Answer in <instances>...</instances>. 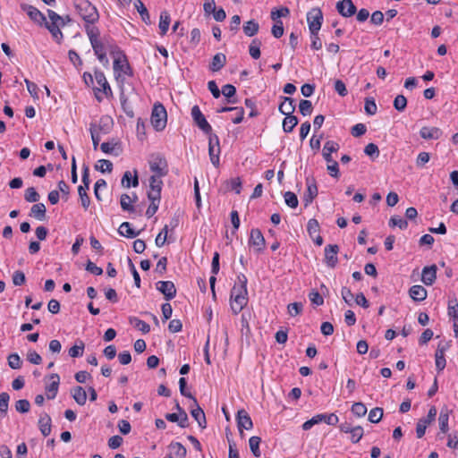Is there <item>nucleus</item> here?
I'll return each mask as SVG.
<instances>
[{
	"instance_id": "f257e3e1",
	"label": "nucleus",
	"mask_w": 458,
	"mask_h": 458,
	"mask_svg": "<svg viewBox=\"0 0 458 458\" xmlns=\"http://www.w3.org/2000/svg\"><path fill=\"white\" fill-rule=\"evenodd\" d=\"M114 73L119 83H123L126 77L132 76L131 68L122 52H117L114 57Z\"/></svg>"
},
{
	"instance_id": "f03ea898",
	"label": "nucleus",
	"mask_w": 458,
	"mask_h": 458,
	"mask_svg": "<svg viewBox=\"0 0 458 458\" xmlns=\"http://www.w3.org/2000/svg\"><path fill=\"white\" fill-rule=\"evenodd\" d=\"M75 9L85 23H95L98 21V12L89 0H76Z\"/></svg>"
},
{
	"instance_id": "7ed1b4c3",
	"label": "nucleus",
	"mask_w": 458,
	"mask_h": 458,
	"mask_svg": "<svg viewBox=\"0 0 458 458\" xmlns=\"http://www.w3.org/2000/svg\"><path fill=\"white\" fill-rule=\"evenodd\" d=\"M247 289L233 288L231 291V301L230 306L231 310L234 314H238L241 312L243 308L247 305Z\"/></svg>"
},
{
	"instance_id": "20e7f679",
	"label": "nucleus",
	"mask_w": 458,
	"mask_h": 458,
	"mask_svg": "<svg viewBox=\"0 0 458 458\" xmlns=\"http://www.w3.org/2000/svg\"><path fill=\"white\" fill-rule=\"evenodd\" d=\"M151 124L156 131H163L166 125L167 113L162 104H155L151 113Z\"/></svg>"
},
{
	"instance_id": "39448f33",
	"label": "nucleus",
	"mask_w": 458,
	"mask_h": 458,
	"mask_svg": "<svg viewBox=\"0 0 458 458\" xmlns=\"http://www.w3.org/2000/svg\"><path fill=\"white\" fill-rule=\"evenodd\" d=\"M339 421L338 417L335 413L330 414H317L313 416L310 420L305 421L301 428L303 430L310 429L314 425H317L321 422H325L327 425H336Z\"/></svg>"
},
{
	"instance_id": "423d86ee",
	"label": "nucleus",
	"mask_w": 458,
	"mask_h": 458,
	"mask_svg": "<svg viewBox=\"0 0 458 458\" xmlns=\"http://www.w3.org/2000/svg\"><path fill=\"white\" fill-rule=\"evenodd\" d=\"M307 21L310 32H318L323 21V13L321 10L319 8L311 9L307 13Z\"/></svg>"
},
{
	"instance_id": "0eeeda50",
	"label": "nucleus",
	"mask_w": 458,
	"mask_h": 458,
	"mask_svg": "<svg viewBox=\"0 0 458 458\" xmlns=\"http://www.w3.org/2000/svg\"><path fill=\"white\" fill-rule=\"evenodd\" d=\"M191 114L194 123L201 131L208 135L212 134V127L202 114L199 106H193Z\"/></svg>"
},
{
	"instance_id": "6e6552de",
	"label": "nucleus",
	"mask_w": 458,
	"mask_h": 458,
	"mask_svg": "<svg viewBox=\"0 0 458 458\" xmlns=\"http://www.w3.org/2000/svg\"><path fill=\"white\" fill-rule=\"evenodd\" d=\"M208 155L214 166L219 165L220 145L216 134H210L208 138Z\"/></svg>"
},
{
	"instance_id": "1a4fd4ad",
	"label": "nucleus",
	"mask_w": 458,
	"mask_h": 458,
	"mask_svg": "<svg viewBox=\"0 0 458 458\" xmlns=\"http://www.w3.org/2000/svg\"><path fill=\"white\" fill-rule=\"evenodd\" d=\"M149 167L157 176H165L168 172L166 160L158 155L149 161Z\"/></svg>"
},
{
	"instance_id": "9d476101",
	"label": "nucleus",
	"mask_w": 458,
	"mask_h": 458,
	"mask_svg": "<svg viewBox=\"0 0 458 458\" xmlns=\"http://www.w3.org/2000/svg\"><path fill=\"white\" fill-rule=\"evenodd\" d=\"M21 8L28 14L30 20L38 25L42 26L47 21L45 15L36 7L27 4H21Z\"/></svg>"
},
{
	"instance_id": "9b49d317",
	"label": "nucleus",
	"mask_w": 458,
	"mask_h": 458,
	"mask_svg": "<svg viewBox=\"0 0 458 458\" xmlns=\"http://www.w3.org/2000/svg\"><path fill=\"white\" fill-rule=\"evenodd\" d=\"M156 287L157 291L164 294L166 301L174 299L176 295V288L172 281H158Z\"/></svg>"
},
{
	"instance_id": "f8f14e48",
	"label": "nucleus",
	"mask_w": 458,
	"mask_h": 458,
	"mask_svg": "<svg viewBox=\"0 0 458 458\" xmlns=\"http://www.w3.org/2000/svg\"><path fill=\"white\" fill-rule=\"evenodd\" d=\"M339 248L336 244H329L325 248V263L329 267H335L338 262L337 253Z\"/></svg>"
},
{
	"instance_id": "ddd939ff",
	"label": "nucleus",
	"mask_w": 458,
	"mask_h": 458,
	"mask_svg": "<svg viewBox=\"0 0 458 458\" xmlns=\"http://www.w3.org/2000/svg\"><path fill=\"white\" fill-rule=\"evenodd\" d=\"M236 420H237L238 429L241 434L242 433L243 429L250 430L253 427V423H252V420H251L250 415L243 409L238 411Z\"/></svg>"
},
{
	"instance_id": "4468645a",
	"label": "nucleus",
	"mask_w": 458,
	"mask_h": 458,
	"mask_svg": "<svg viewBox=\"0 0 458 458\" xmlns=\"http://www.w3.org/2000/svg\"><path fill=\"white\" fill-rule=\"evenodd\" d=\"M249 244L255 248L256 251H261L265 247V238L259 229L250 231Z\"/></svg>"
},
{
	"instance_id": "2eb2a0df",
	"label": "nucleus",
	"mask_w": 458,
	"mask_h": 458,
	"mask_svg": "<svg viewBox=\"0 0 458 458\" xmlns=\"http://www.w3.org/2000/svg\"><path fill=\"white\" fill-rule=\"evenodd\" d=\"M336 9L344 17H351L356 13V6L352 0H342L337 2Z\"/></svg>"
},
{
	"instance_id": "dca6fc26",
	"label": "nucleus",
	"mask_w": 458,
	"mask_h": 458,
	"mask_svg": "<svg viewBox=\"0 0 458 458\" xmlns=\"http://www.w3.org/2000/svg\"><path fill=\"white\" fill-rule=\"evenodd\" d=\"M318 187L314 179H307V191L303 196L305 206L310 205L318 195Z\"/></svg>"
},
{
	"instance_id": "f3484780",
	"label": "nucleus",
	"mask_w": 458,
	"mask_h": 458,
	"mask_svg": "<svg viewBox=\"0 0 458 458\" xmlns=\"http://www.w3.org/2000/svg\"><path fill=\"white\" fill-rule=\"evenodd\" d=\"M437 267L436 265L425 267L421 273V281L426 285H432L437 278Z\"/></svg>"
},
{
	"instance_id": "a211bd4d",
	"label": "nucleus",
	"mask_w": 458,
	"mask_h": 458,
	"mask_svg": "<svg viewBox=\"0 0 458 458\" xmlns=\"http://www.w3.org/2000/svg\"><path fill=\"white\" fill-rule=\"evenodd\" d=\"M51 383L46 386L47 397L54 399L58 392L60 377L57 374L54 373L49 377Z\"/></svg>"
},
{
	"instance_id": "6ab92c4d",
	"label": "nucleus",
	"mask_w": 458,
	"mask_h": 458,
	"mask_svg": "<svg viewBox=\"0 0 458 458\" xmlns=\"http://www.w3.org/2000/svg\"><path fill=\"white\" fill-rule=\"evenodd\" d=\"M339 148H340L339 144L334 140H327L325 143V145L323 147V150H322V156H323L324 159L327 161V163H330V162L334 161V159L332 157V153L337 152Z\"/></svg>"
},
{
	"instance_id": "aec40b11",
	"label": "nucleus",
	"mask_w": 458,
	"mask_h": 458,
	"mask_svg": "<svg viewBox=\"0 0 458 458\" xmlns=\"http://www.w3.org/2000/svg\"><path fill=\"white\" fill-rule=\"evenodd\" d=\"M420 135L424 140H437L442 135V131L437 127L424 126L420 131Z\"/></svg>"
},
{
	"instance_id": "412c9836",
	"label": "nucleus",
	"mask_w": 458,
	"mask_h": 458,
	"mask_svg": "<svg viewBox=\"0 0 458 458\" xmlns=\"http://www.w3.org/2000/svg\"><path fill=\"white\" fill-rule=\"evenodd\" d=\"M168 448L169 456L167 458H184L186 456V448L179 442L171 443Z\"/></svg>"
},
{
	"instance_id": "4be33fe9",
	"label": "nucleus",
	"mask_w": 458,
	"mask_h": 458,
	"mask_svg": "<svg viewBox=\"0 0 458 458\" xmlns=\"http://www.w3.org/2000/svg\"><path fill=\"white\" fill-rule=\"evenodd\" d=\"M95 80H96L98 85L99 86V88H98L97 89L102 90L106 96H108L109 94L112 93L111 88L109 86V83L106 81V78L104 72H102L100 71H96L95 72Z\"/></svg>"
},
{
	"instance_id": "5701e85b",
	"label": "nucleus",
	"mask_w": 458,
	"mask_h": 458,
	"mask_svg": "<svg viewBox=\"0 0 458 458\" xmlns=\"http://www.w3.org/2000/svg\"><path fill=\"white\" fill-rule=\"evenodd\" d=\"M409 294L415 301H422L427 298V290L423 286L416 284L410 288Z\"/></svg>"
},
{
	"instance_id": "b1692460",
	"label": "nucleus",
	"mask_w": 458,
	"mask_h": 458,
	"mask_svg": "<svg viewBox=\"0 0 458 458\" xmlns=\"http://www.w3.org/2000/svg\"><path fill=\"white\" fill-rule=\"evenodd\" d=\"M137 199L138 198L136 194L133 195V198L125 193L122 194L120 198L122 209L127 212H134L135 208L132 204L137 200Z\"/></svg>"
},
{
	"instance_id": "393cba45",
	"label": "nucleus",
	"mask_w": 458,
	"mask_h": 458,
	"mask_svg": "<svg viewBox=\"0 0 458 458\" xmlns=\"http://www.w3.org/2000/svg\"><path fill=\"white\" fill-rule=\"evenodd\" d=\"M46 206L43 203H36L31 207L30 216L38 221H44L46 219Z\"/></svg>"
},
{
	"instance_id": "a878e982",
	"label": "nucleus",
	"mask_w": 458,
	"mask_h": 458,
	"mask_svg": "<svg viewBox=\"0 0 458 458\" xmlns=\"http://www.w3.org/2000/svg\"><path fill=\"white\" fill-rule=\"evenodd\" d=\"M226 63V56L223 53H217L213 56L210 63L209 69L212 72H218L221 70Z\"/></svg>"
},
{
	"instance_id": "bb28decb",
	"label": "nucleus",
	"mask_w": 458,
	"mask_h": 458,
	"mask_svg": "<svg viewBox=\"0 0 458 458\" xmlns=\"http://www.w3.org/2000/svg\"><path fill=\"white\" fill-rule=\"evenodd\" d=\"M122 185L125 188L137 187L139 185V179L137 171H134V175L130 171H126L122 178Z\"/></svg>"
},
{
	"instance_id": "cd10ccee",
	"label": "nucleus",
	"mask_w": 458,
	"mask_h": 458,
	"mask_svg": "<svg viewBox=\"0 0 458 458\" xmlns=\"http://www.w3.org/2000/svg\"><path fill=\"white\" fill-rule=\"evenodd\" d=\"M39 430L44 437H47L51 433V418L47 414H43L38 420Z\"/></svg>"
},
{
	"instance_id": "c85d7f7f",
	"label": "nucleus",
	"mask_w": 458,
	"mask_h": 458,
	"mask_svg": "<svg viewBox=\"0 0 458 458\" xmlns=\"http://www.w3.org/2000/svg\"><path fill=\"white\" fill-rule=\"evenodd\" d=\"M295 110L294 101L291 98H284L279 106V111L284 115H292Z\"/></svg>"
},
{
	"instance_id": "c756f323",
	"label": "nucleus",
	"mask_w": 458,
	"mask_h": 458,
	"mask_svg": "<svg viewBox=\"0 0 458 458\" xmlns=\"http://www.w3.org/2000/svg\"><path fill=\"white\" fill-rule=\"evenodd\" d=\"M170 21H171V18H170V14L168 13V12L167 11L161 12L158 27L160 30V34L162 36L166 34V32L169 29Z\"/></svg>"
},
{
	"instance_id": "7c9ffc66",
	"label": "nucleus",
	"mask_w": 458,
	"mask_h": 458,
	"mask_svg": "<svg viewBox=\"0 0 458 458\" xmlns=\"http://www.w3.org/2000/svg\"><path fill=\"white\" fill-rule=\"evenodd\" d=\"M196 405L191 411V416L197 420L199 426L202 428H206V417L203 410L198 405V403H194Z\"/></svg>"
},
{
	"instance_id": "2f4dec72",
	"label": "nucleus",
	"mask_w": 458,
	"mask_h": 458,
	"mask_svg": "<svg viewBox=\"0 0 458 458\" xmlns=\"http://www.w3.org/2000/svg\"><path fill=\"white\" fill-rule=\"evenodd\" d=\"M242 30L247 37H253L258 33L259 25L256 21L250 20L243 24Z\"/></svg>"
},
{
	"instance_id": "473e14b6",
	"label": "nucleus",
	"mask_w": 458,
	"mask_h": 458,
	"mask_svg": "<svg viewBox=\"0 0 458 458\" xmlns=\"http://www.w3.org/2000/svg\"><path fill=\"white\" fill-rule=\"evenodd\" d=\"M72 395L79 405H84L87 401L86 391L81 386H76L72 390Z\"/></svg>"
},
{
	"instance_id": "72a5a7b5",
	"label": "nucleus",
	"mask_w": 458,
	"mask_h": 458,
	"mask_svg": "<svg viewBox=\"0 0 458 458\" xmlns=\"http://www.w3.org/2000/svg\"><path fill=\"white\" fill-rule=\"evenodd\" d=\"M51 33L53 38L57 42L60 43L63 39V33L60 30V27H63L62 25H56V24H49L48 21H46L43 24Z\"/></svg>"
},
{
	"instance_id": "f704fd0d",
	"label": "nucleus",
	"mask_w": 458,
	"mask_h": 458,
	"mask_svg": "<svg viewBox=\"0 0 458 458\" xmlns=\"http://www.w3.org/2000/svg\"><path fill=\"white\" fill-rule=\"evenodd\" d=\"M112 123V119L108 116H105L100 119L98 124L96 123V128L100 135L106 134L110 131Z\"/></svg>"
},
{
	"instance_id": "c9c22d12",
	"label": "nucleus",
	"mask_w": 458,
	"mask_h": 458,
	"mask_svg": "<svg viewBox=\"0 0 458 458\" xmlns=\"http://www.w3.org/2000/svg\"><path fill=\"white\" fill-rule=\"evenodd\" d=\"M118 233L127 238H134L139 235V232H135L129 222H123L118 229Z\"/></svg>"
},
{
	"instance_id": "e433bc0d",
	"label": "nucleus",
	"mask_w": 458,
	"mask_h": 458,
	"mask_svg": "<svg viewBox=\"0 0 458 458\" xmlns=\"http://www.w3.org/2000/svg\"><path fill=\"white\" fill-rule=\"evenodd\" d=\"M94 23H85V30L90 41V44L99 40V30L93 26Z\"/></svg>"
},
{
	"instance_id": "4c0bfd02",
	"label": "nucleus",
	"mask_w": 458,
	"mask_h": 458,
	"mask_svg": "<svg viewBox=\"0 0 458 458\" xmlns=\"http://www.w3.org/2000/svg\"><path fill=\"white\" fill-rule=\"evenodd\" d=\"M47 14H48V18L50 21H48L49 24H56V25L64 26L65 20L70 21L68 16H66L65 18L62 17L58 13H56L55 12H54L52 10H47Z\"/></svg>"
},
{
	"instance_id": "58836bf2",
	"label": "nucleus",
	"mask_w": 458,
	"mask_h": 458,
	"mask_svg": "<svg viewBox=\"0 0 458 458\" xmlns=\"http://www.w3.org/2000/svg\"><path fill=\"white\" fill-rule=\"evenodd\" d=\"M448 420H449V411L447 409L442 410L439 414L438 421H439L440 430L443 433H445L448 431Z\"/></svg>"
},
{
	"instance_id": "ea45409f",
	"label": "nucleus",
	"mask_w": 458,
	"mask_h": 458,
	"mask_svg": "<svg viewBox=\"0 0 458 458\" xmlns=\"http://www.w3.org/2000/svg\"><path fill=\"white\" fill-rule=\"evenodd\" d=\"M298 124V119L294 115H286L283 121V129L285 132H291Z\"/></svg>"
},
{
	"instance_id": "a19ab883",
	"label": "nucleus",
	"mask_w": 458,
	"mask_h": 458,
	"mask_svg": "<svg viewBox=\"0 0 458 458\" xmlns=\"http://www.w3.org/2000/svg\"><path fill=\"white\" fill-rule=\"evenodd\" d=\"M10 395L3 392L0 394V418H3L6 415L9 406Z\"/></svg>"
},
{
	"instance_id": "79ce46f5",
	"label": "nucleus",
	"mask_w": 458,
	"mask_h": 458,
	"mask_svg": "<svg viewBox=\"0 0 458 458\" xmlns=\"http://www.w3.org/2000/svg\"><path fill=\"white\" fill-rule=\"evenodd\" d=\"M260 442H261V438L259 437H256V436L251 437L249 439V445H250V451L252 452L253 455L256 457H259L261 454L260 450H259Z\"/></svg>"
},
{
	"instance_id": "37998d69",
	"label": "nucleus",
	"mask_w": 458,
	"mask_h": 458,
	"mask_svg": "<svg viewBox=\"0 0 458 458\" xmlns=\"http://www.w3.org/2000/svg\"><path fill=\"white\" fill-rule=\"evenodd\" d=\"M131 324L134 326L136 329L142 332L143 334H147L150 331V327L145 321L139 319L137 318H131Z\"/></svg>"
},
{
	"instance_id": "c03bdc74",
	"label": "nucleus",
	"mask_w": 458,
	"mask_h": 458,
	"mask_svg": "<svg viewBox=\"0 0 458 458\" xmlns=\"http://www.w3.org/2000/svg\"><path fill=\"white\" fill-rule=\"evenodd\" d=\"M134 6L137 9V11L139 12V13L140 14L143 21H145L146 23H148L150 21L149 14H148V12L147 8L145 7L144 4L140 0H136L134 2Z\"/></svg>"
},
{
	"instance_id": "a18cd8bd",
	"label": "nucleus",
	"mask_w": 458,
	"mask_h": 458,
	"mask_svg": "<svg viewBox=\"0 0 458 458\" xmlns=\"http://www.w3.org/2000/svg\"><path fill=\"white\" fill-rule=\"evenodd\" d=\"M95 168L101 173H110L113 170V164L109 160L100 159L97 162Z\"/></svg>"
},
{
	"instance_id": "49530a36",
	"label": "nucleus",
	"mask_w": 458,
	"mask_h": 458,
	"mask_svg": "<svg viewBox=\"0 0 458 458\" xmlns=\"http://www.w3.org/2000/svg\"><path fill=\"white\" fill-rule=\"evenodd\" d=\"M260 41L253 39L249 47V52L252 58L259 59L260 57Z\"/></svg>"
},
{
	"instance_id": "de8ad7c7",
	"label": "nucleus",
	"mask_w": 458,
	"mask_h": 458,
	"mask_svg": "<svg viewBox=\"0 0 458 458\" xmlns=\"http://www.w3.org/2000/svg\"><path fill=\"white\" fill-rule=\"evenodd\" d=\"M447 313L453 320L458 319V301L456 299L448 301Z\"/></svg>"
},
{
	"instance_id": "09e8293b",
	"label": "nucleus",
	"mask_w": 458,
	"mask_h": 458,
	"mask_svg": "<svg viewBox=\"0 0 458 458\" xmlns=\"http://www.w3.org/2000/svg\"><path fill=\"white\" fill-rule=\"evenodd\" d=\"M307 231L310 237H314V235L319 233L320 226L317 219L312 218L309 220L307 224Z\"/></svg>"
},
{
	"instance_id": "8fccbe9b",
	"label": "nucleus",
	"mask_w": 458,
	"mask_h": 458,
	"mask_svg": "<svg viewBox=\"0 0 458 458\" xmlns=\"http://www.w3.org/2000/svg\"><path fill=\"white\" fill-rule=\"evenodd\" d=\"M221 93L226 98H228V100H227L228 103H235L234 100H231V98H233L236 93V89L233 85L226 84V85L223 86Z\"/></svg>"
},
{
	"instance_id": "3c124183",
	"label": "nucleus",
	"mask_w": 458,
	"mask_h": 458,
	"mask_svg": "<svg viewBox=\"0 0 458 458\" xmlns=\"http://www.w3.org/2000/svg\"><path fill=\"white\" fill-rule=\"evenodd\" d=\"M303 310V305L301 302H293L287 306L288 314L291 317L300 315Z\"/></svg>"
},
{
	"instance_id": "603ef678",
	"label": "nucleus",
	"mask_w": 458,
	"mask_h": 458,
	"mask_svg": "<svg viewBox=\"0 0 458 458\" xmlns=\"http://www.w3.org/2000/svg\"><path fill=\"white\" fill-rule=\"evenodd\" d=\"M383 417V409L379 407L373 408L369 413V420L372 423H377Z\"/></svg>"
},
{
	"instance_id": "864d4df0",
	"label": "nucleus",
	"mask_w": 458,
	"mask_h": 458,
	"mask_svg": "<svg viewBox=\"0 0 458 458\" xmlns=\"http://www.w3.org/2000/svg\"><path fill=\"white\" fill-rule=\"evenodd\" d=\"M87 190L88 189H85L82 185L78 187V193L81 201V205L85 209H87L90 204V199L87 194Z\"/></svg>"
},
{
	"instance_id": "5fc2aeb1",
	"label": "nucleus",
	"mask_w": 458,
	"mask_h": 458,
	"mask_svg": "<svg viewBox=\"0 0 458 458\" xmlns=\"http://www.w3.org/2000/svg\"><path fill=\"white\" fill-rule=\"evenodd\" d=\"M390 226H398L400 229H406L408 226V223L405 219L399 216H393L389 220Z\"/></svg>"
},
{
	"instance_id": "6e6d98bb",
	"label": "nucleus",
	"mask_w": 458,
	"mask_h": 458,
	"mask_svg": "<svg viewBox=\"0 0 458 458\" xmlns=\"http://www.w3.org/2000/svg\"><path fill=\"white\" fill-rule=\"evenodd\" d=\"M24 199L28 202L34 203L38 201L39 194L37 192L35 188L30 187L25 191Z\"/></svg>"
},
{
	"instance_id": "4d7b16f0",
	"label": "nucleus",
	"mask_w": 458,
	"mask_h": 458,
	"mask_svg": "<svg viewBox=\"0 0 458 458\" xmlns=\"http://www.w3.org/2000/svg\"><path fill=\"white\" fill-rule=\"evenodd\" d=\"M89 131L91 135L93 148L94 149H97L101 140V136L96 128V123H90Z\"/></svg>"
},
{
	"instance_id": "13d9d810",
	"label": "nucleus",
	"mask_w": 458,
	"mask_h": 458,
	"mask_svg": "<svg viewBox=\"0 0 458 458\" xmlns=\"http://www.w3.org/2000/svg\"><path fill=\"white\" fill-rule=\"evenodd\" d=\"M7 360H8V365L13 369H20L21 367L22 361H21L20 356L17 353L10 354L8 356Z\"/></svg>"
},
{
	"instance_id": "bf43d9fd",
	"label": "nucleus",
	"mask_w": 458,
	"mask_h": 458,
	"mask_svg": "<svg viewBox=\"0 0 458 458\" xmlns=\"http://www.w3.org/2000/svg\"><path fill=\"white\" fill-rule=\"evenodd\" d=\"M406 98L403 95H397L394 100V108L399 112H403L406 108Z\"/></svg>"
},
{
	"instance_id": "052dcab7",
	"label": "nucleus",
	"mask_w": 458,
	"mask_h": 458,
	"mask_svg": "<svg viewBox=\"0 0 458 458\" xmlns=\"http://www.w3.org/2000/svg\"><path fill=\"white\" fill-rule=\"evenodd\" d=\"M284 201L286 205L292 208H297L299 203L297 196L292 191H286L284 193Z\"/></svg>"
},
{
	"instance_id": "680f3d73",
	"label": "nucleus",
	"mask_w": 458,
	"mask_h": 458,
	"mask_svg": "<svg viewBox=\"0 0 458 458\" xmlns=\"http://www.w3.org/2000/svg\"><path fill=\"white\" fill-rule=\"evenodd\" d=\"M168 225H165L162 231L157 235L155 243L157 247H162L167 240Z\"/></svg>"
},
{
	"instance_id": "e2e57ef3",
	"label": "nucleus",
	"mask_w": 458,
	"mask_h": 458,
	"mask_svg": "<svg viewBox=\"0 0 458 458\" xmlns=\"http://www.w3.org/2000/svg\"><path fill=\"white\" fill-rule=\"evenodd\" d=\"M352 412L357 417H363L367 413V407L362 403H355L352 406Z\"/></svg>"
},
{
	"instance_id": "0e129e2a",
	"label": "nucleus",
	"mask_w": 458,
	"mask_h": 458,
	"mask_svg": "<svg viewBox=\"0 0 458 458\" xmlns=\"http://www.w3.org/2000/svg\"><path fill=\"white\" fill-rule=\"evenodd\" d=\"M299 109L302 115H310L313 109L312 104L310 100H301Z\"/></svg>"
},
{
	"instance_id": "69168bd1",
	"label": "nucleus",
	"mask_w": 458,
	"mask_h": 458,
	"mask_svg": "<svg viewBox=\"0 0 458 458\" xmlns=\"http://www.w3.org/2000/svg\"><path fill=\"white\" fill-rule=\"evenodd\" d=\"M364 108H365V112L369 115L375 114L377 110L376 102L372 98H366Z\"/></svg>"
},
{
	"instance_id": "338daca9",
	"label": "nucleus",
	"mask_w": 458,
	"mask_h": 458,
	"mask_svg": "<svg viewBox=\"0 0 458 458\" xmlns=\"http://www.w3.org/2000/svg\"><path fill=\"white\" fill-rule=\"evenodd\" d=\"M289 13L290 11L287 7H281L271 12V19L276 22V21H279V18L286 17Z\"/></svg>"
},
{
	"instance_id": "774afa93",
	"label": "nucleus",
	"mask_w": 458,
	"mask_h": 458,
	"mask_svg": "<svg viewBox=\"0 0 458 458\" xmlns=\"http://www.w3.org/2000/svg\"><path fill=\"white\" fill-rule=\"evenodd\" d=\"M364 153L374 159L378 157L379 149L376 144L369 143L364 148Z\"/></svg>"
}]
</instances>
